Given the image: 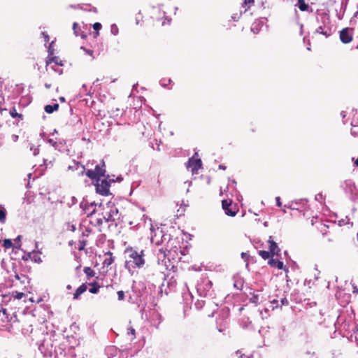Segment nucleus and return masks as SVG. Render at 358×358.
I'll return each instance as SVG.
<instances>
[{
	"label": "nucleus",
	"mask_w": 358,
	"mask_h": 358,
	"mask_svg": "<svg viewBox=\"0 0 358 358\" xmlns=\"http://www.w3.org/2000/svg\"><path fill=\"white\" fill-rule=\"evenodd\" d=\"M99 208L101 210V213L96 215V209L94 208L92 211L87 213L88 215L91 216L90 224L96 227L99 232L104 231L107 227L109 231H112L117 228V223L113 218L114 210L112 209L108 210L102 207L101 205Z\"/></svg>",
	"instance_id": "f257e3e1"
},
{
	"label": "nucleus",
	"mask_w": 358,
	"mask_h": 358,
	"mask_svg": "<svg viewBox=\"0 0 358 358\" xmlns=\"http://www.w3.org/2000/svg\"><path fill=\"white\" fill-rule=\"evenodd\" d=\"M124 253L127 255L124 267L128 271L131 268H142L145 264V251L129 246L126 248Z\"/></svg>",
	"instance_id": "f03ea898"
},
{
	"label": "nucleus",
	"mask_w": 358,
	"mask_h": 358,
	"mask_svg": "<svg viewBox=\"0 0 358 358\" xmlns=\"http://www.w3.org/2000/svg\"><path fill=\"white\" fill-rule=\"evenodd\" d=\"M105 166H106L105 162H103V160H102L101 164L96 165L94 170L88 169L85 172V174L89 178H90L92 180H96L98 178H100L101 177L105 176V173H106Z\"/></svg>",
	"instance_id": "7ed1b4c3"
},
{
	"label": "nucleus",
	"mask_w": 358,
	"mask_h": 358,
	"mask_svg": "<svg viewBox=\"0 0 358 358\" xmlns=\"http://www.w3.org/2000/svg\"><path fill=\"white\" fill-rule=\"evenodd\" d=\"M110 182L107 179H96V191L102 196H107L110 194Z\"/></svg>",
	"instance_id": "20e7f679"
},
{
	"label": "nucleus",
	"mask_w": 358,
	"mask_h": 358,
	"mask_svg": "<svg viewBox=\"0 0 358 358\" xmlns=\"http://www.w3.org/2000/svg\"><path fill=\"white\" fill-rule=\"evenodd\" d=\"M222 208L227 215L234 217L238 212V208L236 203H234L232 200H222Z\"/></svg>",
	"instance_id": "39448f33"
},
{
	"label": "nucleus",
	"mask_w": 358,
	"mask_h": 358,
	"mask_svg": "<svg viewBox=\"0 0 358 358\" xmlns=\"http://www.w3.org/2000/svg\"><path fill=\"white\" fill-rule=\"evenodd\" d=\"M195 156H197V153H195L192 157H190L187 164V166L191 169L193 174L198 173V171L202 167L201 159L196 158Z\"/></svg>",
	"instance_id": "423d86ee"
},
{
	"label": "nucleus",
	"mask_w": 358,
	"mask_h": 358,
	"mask_svg": "<svg viewBox=\"0 0 358 358\" xmlns=\"http://www.w3.org/2000/svg\"><path fill=\"white\" fill-rule=\"evenodd\" d=\"M352 31L353 29L345 27L340 31V40L343 43H349L352 41Z\"/></svg>",
	"instance_id": "0eeeda50"
},
{
	"label": "nucleus",
	"mask_w": 358,
	"mask_h": 358,
	"mask_svg": "<svg viewBox=\"0 0 358 358\" xmlns=\"http://www.w3.org/2000/svg\"><path fill=\"white\" fill-rule=\"evenodd\" d=\"M268 242L269 244V252L271 254V257H274L275 255L277 257L279 256L280 250L278 247L276 243L272 240L271 236L269 237Z\"/></svg>",
	"instance_id": "6e6552de"
},
{
	"label": "nucleus",
	"mask_w": 358,
	"mask_h": 358,
	"mask_svg": "<svg viewBox=\"0 0 358 358\" xmlns=\"http://www.w3.org/2000/svg\"><path fill=\"white\" fill-rule=\"evenodd\" d=\"M21 330L24 335L30 336L34 330L31 322L29 320L24 321L22 324Z\"/></svg>",
	"instance_id": "1a4fd4ad"
},
{
	"label": "nucleus",
	"mask_w": 358,
	"mask_h": 358,
	"mask_svg": "<svg viewBox=\"0 0 358 358\" xmlns=\"http://www.w3.org/2000/svg\"><path fill=\"white\" fill-rule=\"evenodd\" d=\"M268 263L271 267H276L280 270L287 271V268L284 266L283 262L278 259L273 258V257H271Z\"/></svg>",
	"instance_id": "9d476101"
},
{
	"label": "nucleus",
	"mask_w": 358,
	"mask_h": 358,
	"mask_svg": "<svg viewBox=\"0 0 358 358\" xmlns=\"http://www.w3.org/2000/svg\"><path fill=\"white\" fill-rule=\"evenodd\" d=\"M87 289V284L83 283L80 286H79L75 291L73 294V299H78L80 296L85 292Z\"/></svg>",
	"instance_id": "9b49d317"
},
{
	"label": "nucleus",
	"mask_w": 358,
	"mask_h": 358,
	"mask_svg": "<svg viewBox=\"0 0 358 358\" xmlns=\"http://www.w3.org/2000/svg\"><path fill=\"white\" fill-rule=\"evenodd\" d=\"M317 230L323 235H327L329 233V225L324 224L322 222H319L316 226Z\"/></svg>",
	"instance_id": "f8f14e48"
},
{
	"label": "nucleus",
	"mask_w": 358,
	"mask_h": 358,
	"mask_svg": "<svg viewBox=\"0 0 358 358\" xmlns=\"http://www.w3.org/2000/svg\"><path fill=\"white\" fill-rule=\"evenodd\" d=\"M9 114L13 118L17 119L18 121H22L24 120V115L22 113H17L15 107H13L10 109Z\"/></svg>",
	"instance_id": "ddd939ff"
},
{
	"label": "nucleus",
	"mask_w": 358,
	"mask_h": 358,
	"mask_svg": "<svg viewBox=\"0 0 358 358\" xmlns=\"http://www.w3.org/2000/svg\"><path fill=\"white\" fill-rule=\"evenodd\" d=\"M316 33L322 34L325 37H328L331 34V29L327 27L320 26L316 29Z\"/></svg>",
	"instance_id": "4468645a"
},
{
	"label": "nucleus",
	"mask_w": 358,
	"mask_h": 358,
	"mask_svg": "<svg viewBox=\"0 0 358 358\" xmlns=\"http://www.w3.org/2000/svg\"><path fill=\"white\" fill-rule=\"evenodd\" d=\"M222 27L224 29V30L228 31L231 29L233 27H236L237 24L235 23V21L234 20H224L222 22Z\"/></svg>",
	"instance_id": "2eb2a0df"
},
{
	"label": "nucleus",
	"mask_w": 358,
	"mask_h": 358,
	"mask_svg": "<svg viewBox=\"0 0 358 358\" xmlns=\"http://www.w3.org/2000/svg\"><path fill=\"white\" fill-rule=\"evenodd\" d=\"M88 285L90 286V289H89V292L91 293V294H97L99 291V289L101 287V286L98 284L97 282L94 281L93 282H90L88 283Z\"/></svg>",
	"instance_id": "dca6fc26"
},
{
	"label": "nucleus",
	"mask_w": 358,
	"mask_h": 358,
	"mask_svg": "<svg viewBox=\"0 0 358 358\" xmlns=\"http://www.w3.org/2000/svg\"><path fill=\"white\" fill-rule=\"evenodd\" d=\"M84 273L86 275L87 280H90L92 278L94 277L96 272L91 267L87 266L83 269Z\"/></svg>",
	"instance_id": "f3484780"
},
{
	"label": "nucleus",
	"mask_w": 358,
	"mask_h": 358,
	"mask_svg": "<svg viewBox=\"0 0 358 358\" xmlns=\"http://www.w3.org/2000/svg\"><path fill=\"white\" fill-rule=\"evenodd\" d=\"M87 237H84V238H82V236L80 237V238L78 241V247H77L78 250L81 251V250H85V248L88 243V240L87 239Z\"/></svg>",
	"instance_id": "a211bd4d"
},
{
	"label": "nucleus",
	"mask_w": 358,
	"mask_h": 358,
	"mask_svg": "<svg viewBox=\"0 0 358 358\" xmlns=\"http://www.w3.org/2000/svg\"><path fill=\"white\" fill-rule=\"evenodd\" d=\"M352 116L350 124L352 127L358 126V111L357 110H352L350 113Z\"/></svg>",
	"instance_id": "6ab92c4d"
},
{
	"label": "nucleus",
	"mask_w": 358,
	"mask_h": 358,
	"mask_svg": "<svg viewBox=\"0 0 358 358\" xmlns=\"http://www.w3.org/2000/svg\"><path fill=\"white\" fill-rule=\"evenodd\" d=\"M59 108V104L55 103L53 105H47L45 106V111L48 113H52Z\"/></svg>",
	"instance_id": "aec40b11"
},
{
	"label": "nucleus",
	"mask_w": 358,
	"mask_h": 358,
	"mask_svg": "<svg viewBox=\"0 0 358 358\" xmlns=\"http://www.w3.org/2000/svg\"><path fill=\"white\" fill-rule=\"evenodd\" d=\"M106 255L108 256V258L105 259L104 264L109 266L113 263L114 257H113V253L111 252H106Z\"/></svg>",
	"instance_id": "412c9836"
},
{
	"label": "nucleus",
	"mask_w": 358,
	"mask_h": 358,
	"mask_svg": "<svg viewBox=\"0 0 358 358\" xmlns=\"http://www.w3.org/2000/svg\"><path fill=\"white\" fill-rule=\"evenodd\" d=\"M295 6H298L301 11L309 10V6L305 1H298Z\"/></svg>",
	"instance_id": "4be33fe9"
},
{
	"label": "nucleus",
	"mask_w": 358,
	"mask_h": 358,
	"mask_svg": "<svg viewBox=\"0 0 358 358\" xmlns=\"http://www.w3.org/2000/svg\"><path fill=\"white\" fill-rule=\"evenodd\" d=\"M258 253L264 259H268L271 257V254L269 251L259 250Z\"/></svg>",
	"instance_id": "5701e85b"
},
{
	"label": "nucleus",
	"mask_w": 358,
	"mask_h": 358,
	"mask_svg": "<svg viewBox=\"0 0 358 358\" xmlns=\"http://www.w3.org/2000/svg\"><path fill=\"white\" fill-rule=\"evenodd\" d=\"M52 62H54L56 64H58L60 66L63 65V64L62 63V61H59V57H52L50 58L49 60L46 62V64L48 65L49 64H50Z\"/></svg>",
	"instance_id": "b1692460"
},
{
	"label": "nucleus",
	"mask_w": 358,
	"mask_h": 358,
	"mask_svg": "<svg viewBox=\"0 0 358 358\" xmlns=\"http://www.w3.org/2000/svg\"><path fill=\"white\" fill-rule=\"evenodd\" d=\"M92 232V230L91 228L90 227H85L84 229H83L82 231V238H84V237H88Z\"/></svg>",
	"instance_id": "393cba45"
},
{
	"label": "nucleus",
	"mask_w": 358,
	"mask_h": 358,
	"mask_svg": "<svg viewBox=\"0 0 358 358\" xmlns=\"http://www.w3.org/2000/svg\"><path fill=\"white\" fill-rule=\"evenodd\" d=\"M3 247L6 249L11 248L13 247V243L10 239L3 240Z\"/></svg>",
	"instance_id": "a878e982"
},
{
	"label": "nucleus",
	"mask_w": 358,
	"mask_h": 358,
	"mask_svg": "<svg viewBox=\"0 0 358 358\" xmlns=\"http://www.w3.org/2000/svg\"><path fill=\"white\" fill-rule=\"evenodd\" d=\"M24 296L23 292H13L12 296L15 299H21Z\"/></svg>",
	"instance_id": "bb28decb"
},
{
	"label": "nucleus",
	"mask_w": 358,
	"mask_h": 358,
	"mask_svg": "<svg viewBox=\"0 0 358 358\" xmlns=\"http://www.w3.org/2000/svg\"><path fill=\"white\" fill-rule=\"evenodd\" d=\"M6 221V210L3 208H0V222L4 223Z\"/></svg>",
	"instance_id": "cd10ccee"
},
{
	"label": "nucleus",
	"mask_w": 358,
	"mask_h": 358,
	"mask_svg": "<svg viewBox=\"0 0 358 358\" xmlns=\"http://www.w3.org/2000/svg\"><path fill=\"white\" fill-rule=\"evenodd\" d=\"M250 302L255 303V304H259V295L258 294H253L251 298L250 299Z\"/></svg>",
	"instance_id": "c85d7f7f"
},
{
	"label": "nucleus",
	"mask_w": 358,
	"mask_h": 358,
	"mask_svg": "<svg viewBox=\"0 0 358 358\" xmlns=\"http://www.w3.org/2000/svg\"><path fill=\"white\" fill-rule=\"evenodd\" d=\"M127 334L131 336L132 340L136 338V331L133 327H129L127 329Z\"/></svg>",
	"instance_id": "c756f323"
},
{
	"label": "nucleus",
	"mask_w": 358,
	"mask_h": 358,
	"mask_svg": "<svg viewBox=\"0 0 358 358\" xmlns=\"http://www.w3.org/2000/svg\"><path fill=\"white\" fill-rule=\"evenodd\" d=\"M102 26L99 22H95L93 24V29L96 31V36L99 35V31L101 29Z\"/></svg>",
	"instance_id": "7c9ffc66"
},
{
	"label": "nucleus",
	"mask_w": 358,
	"mask_h": 358,
	"mask_svg": "<svg viewBox=\"0 0 358 358\" xmlns=\"http://www.w3.org/2000/svg\"><path fill=\"white\" fill-rule=\"evenodd\" d=\"M117 299L119 301H123L125 299V294L124 292L122 290H120L117 292Z\"/></svg>",
	"instance_id": "2f4dec72"
},
{
	"label": "nucleus",
	"mask_w": 358,
	"mask_h": 358,
	"mask_svg": "<svg viewBox=\"0 0 358 358\" xmlns=\"http://www.w3.org/2000/svg\"><path fill=\"white\" fill-rule=\"evenodd\" d=\"M271 303L273 305L272 306L273 309L276 308H280V300L273 299V300L271 301Z\"/></svg>",
	"instance_id": "473e14b6"
},
{
	"label": "nucleus",
	"mask_w": 358,
	"mask_h": 358,
	"mask_svg": "<svg viewBox=\"0 0 358 358\" xmlns=\"http://www.w3.org/2000/svg\"><path fill=\"white\" fill-rule=\"evenodd\" d=\"M289 304V301L288 300L285 298V297H282L280 298V308L282 306H287Z\"/></svg>",
	"instance_id": "72a5a7b5"
},
{
	"label": "nucleus",
	"mask_w": 358,
	"mask_h": 358,
	"mask_svg": "<svg viewBox=\"0 0 358 358\" xmlns=\"http://www.w3.org/2000/svg\"><path fill=\"white\" fill-rule=\"evenodd\" d=\"M73 31H74V34L76 35V36H78V29H80V27H79V25L77 22H74L73 24Z\"/></svg>",
	"instance_id": "f704fd0d"
},
{
	"label": "nucleus",
	"mask_w": 358,
	"mask_h": 358,
	"mask_svg": "<svg viewBox=\"0 0 358 358\" xmlns=\"http://www.w3.org/2000/svg\"><path fill=\"white\" fill-rule=\"evenodd\" d=\"M254 2L255 1H243V3H242V7H243V8H246V7L250 8L252 5H253Z\"/></svg>",
	"instance_id": "c9c22d12"
},
{
	"label": "nucleus",
	"mask_w": 358,
	"mask_h": 358,
	"mask_svg": "<svg viewBox=\"0 0 358 358\" xmlns=\"http://www.w3.org/2000/svg\"><path fill=\"white\" fill-rule=\"evenodd\" d=\"M275 201H276V205L278 207H280L282 206V203H281V201H280V196H277L275 198Z\"/></svg>",
	"instance_id": "e433bc0d"
},
{
	"label": "nucleus",
	"mask_w": 358,
	"mask_h": 358,
	"mask_svg": "<svg viewBox=\"0 0 358 358\" xmlns=\"http://www.w3.org/2000/svg\"><path fill=\"white\" fill-rule=\"evenodd\" d=\"M68 229L71 231H75L76 230V226L74 224H68Z\"/></svg>",
	"instance_id": "4c0bfd02"
},
{
	"label": "nucleus",
	"mask_w": 358,
	"mask_h": 358,
	"mask_svg": "<svg viewBox=\"0 0 358 358\" xmlns=\"http://www.w3.org/2000/svg\"><path fill=\"white\" fill-rule=\"evenodd\" d=\"M12 139H13V141H17V139H18V136H17V135H13V136H12Z\"/></svg>",
	"instance_id": "58836bf2"
},
{
	"label": "nucleus",
	"mask_w": 358,
	"mask_h": 358,
	"mask_svg": "<svg viewBox=\"0 0 358 358\" xmlns=\"http://www.w3.org/2000/svg\"><path fill=\"white\" fill-rule=\"evenodd\" d=\"M21 239V236H18L14 241L16 243H18Z\"/></svg>",
	"instance_id": "ea45409f"
},
{
	"label": "nucleus",
	"mask_w": 358,
	"mask_h": 358,
	"mask_svg": "<svg viewBox=\"0 0 358 358\" xmlns=\"http://www.w3.org/2000/svg\"><path fill=\"white\" fill-rule=\"evenodd\" d=\"M219 169H222V170H225V169H226V166H224V165L220 164V165L219 166Z\"/></svg>",
	"instance_id": "a19ab883"
},
{
	"label": "nucleus",
	"mask_w": 358,
	"mask_h": 358,
	"mask_svg": "<svg viewBox=\"0 0 358 358\" xmlns=\"http://www.w3.org/2000/svg\"><path fill=\"white\" fill-rule=\"evenodd\" d=\"M45 87L47 89H50L51 87V84L45 83Z\"/></svg>",
	"instance_id": "79ce46f5"
},
{
	"label": "nucleus",
	"mask_w": 358,
	"mask_h": 358,
	"mask_svg": "<svg viewBox=\"0 0 358 358\" xmlns=\"http://www.w3.org/2000/svg\"><path fill=\"white\" fill-rule=\"evenodd\" d=\"M354 293H358V289L357 288V287H354V291H353Z\"/></svg>",
	"instance_id": "37998d69"
},
{
	"label": "nucleus",
	"mask_w": 358,
	"mask_h": 358,
	"mask_svg": "<svg viewBox=\"0 0 358 358\" xmlns=\"http://www.w3.org/2000/svg\"><path fill=\"white\" fill-rule=\"evenodd\" d=\"M354 163L356 166H358V158L355 161Z\"/></svg>",
	"instance_id": "c03bdc74"
},
{
	"label": "nucleus",
	"mask_w": 358,
	"mask_h": 358,
	"mask_svg": "<svg viewBox=\"0 0 358 358\" xmlns=\"http://www.w3.org/2000/svg\"><path fill=\"white\" fill-rule=\"evenodd\" d=\"M60 101H62V102H64L65 101V99L64 97H60L59 98Z\"/></svg>",
	"instance_id": "a18cd8bd"
},
{
	"label": "nucleus",
	"mask_w": 358,
	"mask_h": 358,
	"mask_svg": "<svg viewBox=\"0 0 358 358\" xmlns=\"http://www.w3.org/2000/svg\"><path fill=\"white\" fill-rule=\"evenodd\" d=\"M1 311H2V313H3V314H5V313H6V310L5 308H2Z\"/></svg>",
	"instance_id": "49530a36"
},
{
	"label": "nucleus",
	"mask_w": 358,
	"mask_h": 358,
	"mask_svg": "<svg viewBox=\"0 0 358 358\" xmlns=\"http://www.w3.org/2000/svg\"><path fill=\"white\" fill-rule=\"evenodd\" d=\"M73 243H74V241H70V242H69V245H72Z\"/></svg>",
	"instance_id": "de8ad7c7"
},
{
	"label": "nucleus",
	"mask_w": 358,
	"mask_h": 358,
	"mask_svg": "<svg viewBox=\"0 0 358 358\" xmlns=\"http://www.w3.org/2000/svg\"><path fill=\"white\" fill-rule=\"evenodd\" d=\"M66 288H67L68 289H71V286L70 285H67Z\"/></svg>",
	"instance_id": "09e8293b"
},
{
	"label": "nucleus",
	"mask_w": 358,
	"mask_h": 358,
	"mask_svg": "<svg viewBox=\"0 0 358 358\" xmlns=\"http://www.w3.org/2000/svg\"><path fill=\"white\" fill-rule=\"evenodd\" d=\"M107 287V288H108V287H111V288H113V285H107V287Z\"/></svg>",
	"instance_id": "8fccbe9b"
},
{
	"label": "nucleus",
	"mask_w": 358,
	"mask_h": 358,
	"mask_svg": "<svg viewBox=\"0 0 358 358\" xmlns=\"http://www.w3.org/2000/svg\"><path fill=\"white\" fill-rule=\"evenodd\" d=\"M15 278H16L17 279H19V278H20L18 275H15Z\"/></svg>",
	"instance_id": "3c124183"
},
{
	"label": "nucleus",
	"mask_w": 358,
	"mask_h": 358,
	"mask_svg": "<svg viewBox=\"0 0 358 358\" xmlns=\"http://www.w3.org/2000/svg\"><path fill=\"white\" fill-rule=\"evenodd\" d=\"M234 287H238V285H236V283L234 284Z\"/></svg>",
	"instance_id": "603ef678"
},
{
	"label": "nucleus",
	"mask_w": 358,
	"mask_h": 358,
	"mask_svg": "<svg viewBox=\"0 0 358 358\" xmlns=\"http://www.w3.org/2000/svg\"><path fill=\"white\" fill-rule=\"evenodd\" d=\"M91 207H94V204L92 203H91Z\"/></svg>",
	"instance_id": "864d4df0"
},
{
	"label": "nucleus",
	"mask_w": 358,
	"mask_h": 358,
	"mask_svg": "<svg viewBox=\"0 0 358 358\" xmlns=\"http://www.w3.org/2000/svg\"><path fill=\"white\" fill-rule=\"evenodd\" d=\"M357 240H358V231H357Z\"/></svg>",
	"instance_id": "5fc2aeb1"
},
{
	"label": "nucleus",
	"mask_w": 358,
	"mask_h": 358,
	"mask_svg": "<svg viewBox=\"0 0 358 358\" xmlns=\"http://www.w3.org/2000/svg\"><path fill=\"white\" fill-rule=\"evenodd\" d=\"M357 7H358V4H357Z\"/></svg>",
	"instance_id": "6e6d98bb"
}]
</instances>
